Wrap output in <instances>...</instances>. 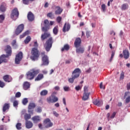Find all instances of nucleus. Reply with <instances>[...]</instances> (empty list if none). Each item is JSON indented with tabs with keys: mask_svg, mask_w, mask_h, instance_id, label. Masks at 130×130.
Here are the masks:
<instances>
[{
	"mask_svg": "<svg viewBox=\"0 0 130 130\" xmlns=\"http://www.w3.org/2000/svg\"><path fill=\"white\" fill-rule=\"evenodd\" d=\"M24 30V25L23 24H21L18 26L15 30V34L16 35H19L20 33H22V31Z\"/></svg>",
	"mask_w": 130,
	"mask_h": 130,
	"instance_id": "11",
	"label": "nucleus"
},
{
	"mask_svg": "<svg viewBox=\"0 0 130 130\" xmlns=\"http://www.w3.org/2000/svg\"><path fill=\"white\" fill-rule=\"evenodd\" d=\"M19 11L18 10V8H14L11 11V14L10 17L13 21H16V19L19 18Z\"/></svg>",
	"mask_w": 130,
	"mask_h": 130,
	"instance_id": "5",
	"label": "nucleus"
},
{
	"mask_svg": "<svg viewBox=\"0 0 130 130\" xmlns=\"http://www.w3.org/2000/svg\"><path fill=\"white\" fill-rule=\"evenodd\" d=\"M128 8V5L127 4H124L122 5L121 9L123 10H126Z\"/></svg>",
	"mask_w": 130,
	"mask_h": 130,
	"instance_id": "38",
	"label": "nucleus"
},
{
	"mask_svg": "<svg viewBox=\"0 0 130 130\" xmlns=\"http://www.w3.org/2000/svg\"><path fill=\"white\" fill-rule=\"evenodd\" d=\"M5 20V16L4 15H0V23H3Z\"/></svg>",
	"mask_w": 130,
	"mask_h": 130,
	"instance_id": "42",
	"label": "nucleus"
},
{
	"mask_svg": "<svg viewBox=\"0 0 130 130\" xmlns=\"http://www.w3.org/2000/svg\"><path fill=\"white\" fill-rule=\"evenodd\" d=\"M61 17L60 16H58L56 18V21L57 22V23H58L59 24V23H60V22H61Z\"/></svg>",
	"mask_w": 130,
	"mask_h": 130,
	"instance_id": "47",
	"label": "nucleus"
},
{
	"mask_svg": "<svg viewBox=\"0 0 130 130\" xmlns=\"http://www.w3.org/2000/svg\"><path fill=\"white\" fill-rule=\"evenodd\" d=\"M25 127L26 128H32L33 127V123L31 121H26Z\"/></svg>",
	"mask_w": 130,
	"mask_h": 130,
	"instance_id": "20",
	"label": "nucleus"
},
{
	"mask_svg": "<svg viewBox=\"0 0 130 130\" xmlns=\"http://www.w3.org/2000/svg\"><path fill=\"white\" fill-rule=\"evenodd\" d=\"M31 120H32L34 123H38L41 120V118L39 116H34L31 118Z\"/></svg>",
	"mask_w": 130,
	"mask_h": 130,
	"instance_id": "15",
	"label": "nucleus"
},
{
	"mask_svg": "<svg viewBox=\"0 0 130 130\" xmlns=\"http://www.w3.org/2000/svg\"><path fill=\"white\" fill-rule=\"evenodd\" d=\"M53 114L56 117H58V116H59V114H58V113H57V112H56V111H53Z\"/></svg>",
	"mask_w": 130,
	"mask_h": 130,
	"instance_id": "53",
	"label": "nucleus"
},
{
	"mask_svg": "<svg viewBox=\"0 0 130 130\" xmlns=\"http://www.w3.org/2000/svg\"><path fill=\"white\" fill-rule=\"evenodd\" d=\"M71 29V24L70 23H65L63 27V29H62V31L64 33H66L67 32V31H70V29Z\"/></svg>",
	"mask_w": 130,
	"mask_h": 130,
	"instance_id": "14",
	"label": "nucleus"
},
{
	"mask_svg": "<svg viewBox=\"0 0 130 130\" xmlns=\"http://www.w3.org/2000/svg\"><path fill=\"white\" fill-rule=\"evenodd\" d=\"M86 34L87 38H89V37H90V33L89 32V31H87L86 32Z\"/></svg>",
	"mask_w": 130,
	"mask_h": 130,
	"instance_id": "60",
	"label": "nucleus"
},
{
	"mask_svg": "<svg viewBox=\"0 0 130 130\" xmlns=\"http://www.w3.org/2000/svg\"><path fill=\"white\" fill-rule=\"evenodd\" d=\"M23 59V53L22 52H19L16 55L15 59V64H20V62Z\"/></svg>",
	"mask_w": 130,
	"mask_h": 130,
	"instance_id": "7",
	"label": "nucleus"
},
{
	"mask_svg": "<svg viewBox=\"0 0 130 130\" xmlns=\"http://www.w3.org/2000/svg\"><path fill=\"white\" fill-rule=\"evenodd\" d=\"M48 37H50V34L45 32L44 34L42 35L41 39L42 41H44V40H45V39L48 38Z\"/></svg>",
	"mask_w": 130,
	"mask_h": 130,
	"instance_id": "18",
	"label": "nucleus"
},
{
	"mask_svg": "<svg viewBox=\"0 0 130 130\" xmlns=\"http://www.w3.org/2000/svg\"><path fill=\"white\" fill-rule=\"evenodd\" d=\"M16 43H17V41H16V40H14L13 41L12 45L14 46L16 44Z\"/></svg>",
	"mask_w": 130,
	"mask_h": 130,
	"instance_id": "62",
	"label": "nucleus"
},
{
	"mask_svg": "<svg viewBox=\"0 0 130 130\" xmlns=\"http://www.w3.org/2000/svg\"><path fill=\"white\" fill-rule=\"evenodd\" d=\"M81 43H82V40H81V39L79 38H76L74 42V45L76 48H78V47H80V46H81Z\"/></svg>",
	"mask_w": 130,
	"mask_h": 130,
	"instance_id": "13",
	"label": "nucleus"
},
{
	"mask_svg": "<svg viewBox=\"0 0 130 130\" xmlns=\"http://www.w3.org/2000/svg\"><path fill=\"white\" fill-rule=\"evenodd\" d=\"M27 103H28V99L24 98L22 100V104L23 105H27Z\"/></svg>",
	"mask_w": 130,
	"mask_h": 130,
	"instance_id": "40",
	"label": "nucleus"
},
{
	"mask_svg": "<svg viewBox=\"0 0 130 130\" xmlns=\"http://www.w3.org/2000/svg\"><path fill=\"white\" fill-rule=\"evenodd\" d=\"M82 89V87L80 85L77 86L75 87V89L76 91H80Z\"/></svg>",
	"mask_w": 130,
	"mask_h": 130,
	"instance_id": "52",
	"label": "nucleus"
},
{
	"mask_svg": "<svg viewBox=\"0 0 130 130\" xmlns=\"http://www.w3.org/2000/svg\"><path fill=\"white\" fill-rule=\"evenodd\" d=\"M30 83L28 81L24 82L23 85L24 90H28L30 88Z\"/></svg>",
	"mask_w": 130,
	"mask_h": 130,
	"instance_id": "22",
	"label": "nucleus"
},
{
	"mask_svg": "<svg viewBox=\"0 0 130 130\" xmlns=\"http://www.w3.org/2000/svg\"><path fill=\"white\" fill-rule=\"evenodd\" d=\"M63 89L66 92H68V91H70V87L69 86H64Z\"/></svg>",
	"mask_w": 130,
	"mask_h": 130,
	"instance_id": "51",
	"label": "nucleus"
},
{
	"mask_svg": "<svg viewBox=\"0 0 130 130\" xmlns=\"http://www.w3.org/2000/svg\"><path fill=\"white\" fill-rule=\"evenodd\" d=\"M20 97H21V92H17L15 94V98H20Z\"/></svg>",
	"mask_w": 130,
	"mask_h": 130,
	"instance_id": "48",
	"label": "nucleus"
},
{
	"mask_svg": "<svg viewBox=\"0 0 130 130\" xmlns=\"http://www.w3.org/2000/svg\"><path fill=\"white\" fill-rule=\"evenodd\" d=\"M114 54H115V52L112 51L111 58L110 59V62H111L112 61V59H113V57L114 56Z\"/></svg>",
	"mask_w": 130,
	"mask_h": 130,
	"instance_id": "43",
	"label": "nucleus"
},
{
	"mask_svg": "<svg viewBox=\"0 0 130 130\" xmlns=\"http://www.w3.org/2000/svg\"><path fill=\"white\" fill-rule=\"evenodd\" d=\"M29 41H31V37L27 36L24 40V43L25 44H28Z\"/></svg>",
	"mask_w": 130,
	"mask_h": 130,
	"instance_id": "34",
	"label": "nucleus"
},
{
	"mask_svg": "<svg viewBox=\"0 0 130 130\" xmlns=\"http://www.w3.org/2000/svg\"><path fill=\"white\" fill-rule=\"evenodd\" d=\"M6 10H7V5L6 3H3L0 6V11L1 12H6Z\"/></svg>",
	"mask_w": 130,
	"mask_h": 130,
	"instance_id": "23",
	"label": "nucleus"
},
{
	"mask_svg": "<svg viewBox=\"0 0 130 130\" xmlns=\"http://www.w3.org/2000/svg\"><path fill=\"white\" fill-rule=\"evenodd\" d=\"M47 102L48 103H53L52 94L47 98Z\"/></svg>",
	"mask_w": 130,
	"mask_h": 130,
	"instance_id": "30",
	"label": "nucleus"
},
{
	"mask_svg": "<svg viewBox=\"0 0 130 130\" xmlns=\"http://www.w3.org/2000/svg\"><path fill=\"white\" fill-rule=\"evenodd\" d=\"M36 107V104L34 103H30L28 106V112L30 114H33V110Z\"/></svg>",
	"mask_w": 130,
	"mask_h": 130,
	"instance_id": "10",
	"label": "nucleus"
},
{
	"mask_svg": "<svg viewBox=\"0 0 130 130\" xmlns=\"http://www.w3.org/2000/svg\"><path fill=\"white\" fill-rule=\"evenodd\" d=\"M44 78V76L42 74H39L37 77L35 78V81H41V80H42Z\"/></svg>",
	"mask_w": 130,
	"mask_h": 130,
	"instance_id": "26",
	"label": "nucleus"
},
{
	"mask_svg": "<svg viewBox=\"0 0 130 130\" xmlns=\"http://www.w3.org/2000/svg\"><path fill=\"white\" fill-rule=\"evenodd\" d=\"M31 118V115L30 114H25L24 115V119L26 121H28V119Z\"/></svg>",
	"mask_w": 130,
	"mask_h": 130,
	"instance_id": "33",
	"label": "nucleus"
},
{
	"mask_svg": "<svg viewBox=\"0 0 130 130\" xmlns=\"http://www.w3.org/2000/svg\"><path fill=\"white\" fill-rule=\"evenodd\" d=\"M126 89H127V90H128V91L129 90H130V82H129V83H128L127 84V85H126Z\"/></svg>",
	"mask_w": 130,
	"mask_h": 130,
	"instance_id": "57",
	"label": "nucleus"
},
{
	"mask_svg": "<svg viewBox=\"0 0 130 130\" xmlns=\"http://www.w3.org/2000/svg\"><path fill=\"white\" fill-rule=\"evenodd\" d=\"M48 94V91L47 90H43L40 92L41 96H46Z\"/></svg>",
	"mask_w": 130,
	"mask_h": 130,
	"instance_id": "29",
	"label": "nucleus"
},
{
	"mask_svg": "<svg viewBox=\"0 0 130 130\" xmlns=\"http://www.w3.org/2000/svg\"><path fill=\"white\" fill-rule=\"evenodd\" d=\"M42 109L41 108V107H38L37 110V112H38V113H40L41 112H42Z\"/></svg>",
	"mask_w": 130,
	"mask_h": 130,
	"instance_id": "50",
	"label": "nucleus"
},
{
	"mask_svg": "<svg viewBox=\"0 0 130 130\" xmlns=\"http://www.w3.org/2000/svg\"><path fill=\"white\" fill-rule=\"evenodd\" d=\"M70 50V45L68 44H66L64 45L63 47L61 48V51L62 52L64 51V50H66V51H68V50Z\"/></svg>",
	"mask_w": 130,
	"mask_h": 130,
	"instance_id": "28",
	"label": "nucleus"
},
{
	"mask_svg": "<svg viewBox=\"0 0 130 130\" xmlns=\"http://www.w3.org/2000/svg\"><path fill=\"white\" fill-rule=\"evenodd\" d=\"M75 79H76V78L73 77V76H72V78H69L68 79V81H69V83L73 84V83H74V81H75Z\"/></svg>",
	"mask_w": 130,
	"mask_h": 130,
	"instance_id": "39",
	"label": "nucleus"
},
{
	"mask_svg": "<svg viewBox=\"0 0 130 130\" xmlns=\"http://www.w3.org/2000/svg\"><path fill=\"white\" fill-rule=\"evenodd\" d=\"M44 26L42 27V30L43 32H47L50 29V26H49V21L48 19H46L44 21Z\"/></svg>",
	"mask_w": 130,
	"mask_h": 130,
	"instance_id": "6",
	"label": "nucleus"
},
{
	"mask_svg": "<svg viewBox=\"0 0 130 130\" xmlns=\"http://www.w3.org/2000/svg\"><path fill=\"white\" fill-rule=\"evenodd\" d=\"M38 126L40 129H42L43 128V125L41 123L38 124Z\"/></svg>",
	"mask_w": 130,
	"mask_h": 130,
	"instance_id": "58",
	"label": "nucleus"
},
{
	"mask_svg": "<svg viewBox=\"0 0 130 130\" xmlns=\"http://www.w3.org/2000/svg\"><path fill=\"white\" fill-rule=\"evenodd\" d=\"M30 58L32 61H36L39 59V57L42 58V66H48L49 64V58L48 56L45 54V52H42L40 54V52L37 48H32L30 52Z\"/></svg>",
	"mask_w": 130,
	"mask_h": 130,
	"instance_id": "1",
	"label": "nucleus"
},
{
	"mask_svg": "<svg viewBox=\"0 0 130 130\" xmlns=\"http://www.w3.org/2000/svg\"><path fill=\"white\" fill-rule=\"evenodd\" d=\"M128 95H130V92L127 91L124 93V97H126V96H128Z\"/></svg>",
	"mask_w": 130,
	"mask_h": 130,
	"instance_id": "59",
	"label": "nucleus"
},
{
	"mask_svg": "<svg viewBox=\"0 0 130 130\" xmlns=\"http://www.w3.org/2000/svg\"><path fill=\"white\" fill-rule=\"evenodd\" d=\"M123 55L124 56V58L125 59H127L129 57V52L127 50H124L123 51Z\"/></svg>",
	"mask_w": 130,
	"mask_h": 130,
	"instance_id": "21",
	"label": "nucleus"
},
{
	"mask_svg": "<svg viewBox=\"0 0 130 130\" xmlns=\"http://www.w3.org/2000/svg\"><path fill=\"white\" fill-rule=\"evenodd\" d=\"M5 51H6V55H2L0 57V64L3 62H8V60L6 58L12 55V47L10 45H7L5 47Z\"/></svg>",
	"mask_w": 130,
	"mask_h": 130,
	"instance_id": "2",
	"label": "nucleus"
},
{
	"mask_svg": "<svg viewBox=\"0 0 130 130\" xmlns=\"http://www.w3.org/2000/svg\"><path fill=\"white\" fill-rule=\"evenodd\" d=\"M27 19L30 22H33V20L35 19L34 14L31 12H28L27 14Z\"/></svg>",
	"mask_w": 130,
	"mask_h": 130,
	"instance_id": "17",
	"label": "nucleus"
},
{
	"mask_svg": "<svg viewBox=\"0 0 130 130\" xmlns=\"http://www.w3.org/2000/svg\"><path fill=\"white\" fill-rule=\"evenodd\" d=\"M39 73H40V70L39 69H31L26 73V79L27 80H33L36 76H37Z\"/></svg>",
	"mask_w": 130,
	"mask_h": 130,
	"instance_id": "3",
	"label": "nucleus"
},
{
	"mask_svg": "<svg viewBox=\"0 0 130 130\" xmlns=\"http://www.w3.org/2000/svg\"><path fill=\"white\" fill-rule=\"evenodd\" d=\"M15 100H16V96H12L10 99V101L11 102H13V101H16Z\"/></svg>",
	"mask_w": 130,
	"mask_h": 130,
	"instance_id": "56",
	"label": "nucleus"
},
{
	"mask_svg": "<svg viewBox=\"0 0 130 130\" xmlns=\"http://www.w3.org/2000/svg\"><path fill=\"white\" fill-rule=\"evenodd\" d=\"M10 109V104H5L3 108V112H6V111H7V110H9V109Z\"/></svg>",
	"mask_w": 130,
	"mask_h": 130,
	"instance_id": "24",
	"label": "nucleus"
},
{
	"mask_svg": "<svg viewBox=\"0 0 130 130\" xmlns=\"http://www.w3.org/2000/svg\"><path fill=\"white\" fill-rule=\"evenodd\" d=\"M47 17L50 18V19H53V14L52 12L48 13L47 15Z\"/></svg>",
	"mask_w": 130,
	"mask_h": 130,
	"instance_id": "41",
	"label": "nucleus"
},
{
	"mask_svg": "<svg viewBox=\"0 0 130 130\" xmlns=\"http://www.w3.org/2000/svg\"><path fill=\"white\" fill-rule=\"evenodd\" d=\"M35 0H22V3L24 5H28L29 2H34Z\"/></svg>",
	"mask_w": 130,
	"mask_h": 130,
	"instance_id": "37",
	"label": "nucleus"
},
{
	"mask_svg": "<svg viewBox=\"0 0 130 130\" xmlns=\"http://www.w3.org/2000/svg\"><path fill=\"white\" fill-rule=\"evenodd\" d=\"M55 8L57 9V10L55 11V15H60L63 11V9L61 8L59 6H56Z\"/></svg>",
	"mask_w": 130,
	"mask_h": 130,
	"instance_id": "16",
	"label": "nucleus"
},
{
	"mask_svg": "<svg viewBox=\"0 0 130 130\" xmlns=\"http://www.w3.org/2000/svg\"><path fill=\"white\" fill-rule=\"evenodd\" d=\"M53 32L55 35H57V33H58V26H55L53 29Z\"/></svg>",
	"mask_w": 130,
	"mask_h": 130,
	"instance_id": "32",
	"label": "nucleus"
},
{
	"mask_svg": "<svg viewBox=\"0 0 130 130\" xmlns=\"http://www.w3.org/2000/svg\"><path fill=\"white\" fill-rule=\"evenodd\" d=\"M55 90H56V91H58V90H59V86H55L54 87Z\"/></svg>",
	"mask_w": 130,
	"mask_h": 130,
	"instance_id": "64",
	"label": "nucleus"
},
{
	"mask_svg": "<svg viewBox=\"0 0 130 130\" xmlns=\"http://www.w3.org/2000/svg\"><path fill=\"white\" fill-rule=\"evenodd\" d=\"M29 30H27L24 32L22 35L20 36V38L22 39V38H24L25 36H27V35H29Z\"/></svg>",
	"mask_w": 130,
	"mask_h": 130,
	"instance_id": "31",
	"label": "nucleus"
},
{
	"mask_svg": "<svg viewBox=\"0 0 130 130\" xmlns=\"http://www.w3.org/2000/svg\"><path fill=\"white\" fill-rule=\"evenodd\" d=\"M52 98H53V103H55V102H57L58 101V98L56 96L52 94Z\"/></svg>",
	"mask_w": 130,
	"mask_h": 130,
	"instance_id": "35",
	"label": "nucleus"
},
{
	"mask_svg": "<svg viewBox=\"0 0 130 130\" xmlns=\"http://www.w3.org/2000/svg\"><path fill=\"white\" fill-rule=\"evenodd\" d=\"M63 103L66 106L67 105V102H66V99L64 98H63Z\"/></svg>",
	"mask_w": 130,
	"mask_h": 130,
	"instance_id": "61",
	"label": "nucleus"
},
{
	"mask_svg": "<svg viewBox=\"0 0 130 130\" xmlns=\"http://www.w3.org/2000/svg\"><path fill=\"white\" fill-rule=\"evenodd\" d=\"M49 5V4H48V3L46 2L44 5V7L45 8H48V6Z\"/></svg>",
	"mask_w": 130,
	"mask_h": 130,
	"instance_id": "63",
	"label": "nucleus"
},
{
	"mask_svg": "<svg viewBox=\"0 0 130 130\" xmlns=\"http://www.w3.org/2000/svg\"><path fill=\"white\" fill-rule=\"evenodd\" d=\"M18 105H19V102L18 101H14L13 102L14 107H18Z\"/></svg>",
	"mask_w": 130,
	"mask_h": 130,
	"instance_id": "44",
	"label": "nucleus"
},
{
	"mask_svg": "<svg viewBox=\"0 0 130 130\" xmlns=\"http://www.w3.org/2000/svg\"><path fill=\"white\" fill-rule=\"evenodd\" d=\"M43 122L46 128H49V127H51L53 125V123L51 122L49 118H46Z\"/></svg>",
	"mask_w": 130,
	"mask_h": 130,
	"instance_id": "9",
	"label": "nucleus"
},
{
	"mask_svg": "<svg viewBox=\"0 0 130 130\" xmlns=\"http://www.w3.org/2000/svg\"><path fill=\"white\" fill-rule=\"evenodd\" d=\"M16 127L17 129H18V130L22 129V123H17L16 125Z\"/></svg>",
	"mask_w": 130,
	"mask_h": 130,
	"instance_id": "36",
	"label": "nucleus"
},
{
	"mask_svg": "<svg viewBox=\"0 0 130 130\" xmlns=\"http://www.w3.org/2000/svg\"><path fill=\"white\" fill-rule=\"evenodd\" d=\"M115 115H116V112H114L111 115V116H110V118H111L112 119H113V118L115 117Z\"/></svg>",
	"mask_w": 130,
	"mask_h": 130,
	"instance_id": "49",
	"label": "nucleus"
},
{
	"mask_svg": "<svg viewBox=\"0 0 130 130\" xmlns=\"http://www.w3.org/2000/svg\"><path fill=\"white\" fill-rule=\"evenodd\" d=\"M6 86V84H5V82L2 81L0 80V87L1 88H4Z\"/></svg>",
	"mask_w": 130,
	"mask_h": 130,
	"instance_id": "46",
	"label": "nucleus"
},
{
	"mask_svg": "<svg viewBox=\"0 0 130 130\" xmlns=\"http://www.w3.org/2000/svg\"><path fill=\"white\" fill-rule=\"evenodd\" d=\"M81 73L82 71H81V69L79 68H76L72 72V76L74 77L75 79H78V78L80 77V75H81Z\"/></svg>",
	"mask_w": 130,
	"mask_h": 130,
	"instance_id": "8",
	"label": "nucleus"
},
{
	"mask_svg": "<svg viewBox=\"0 0 130 130\" xmlns=\"http://www.w3.org/2000/svg\"><path fill=\"white\" fill-rule=\"evenodd\" d=\"M123 79H124V72L122 71L120 74V80H123Z\"/></svg>",
	"mask_w": 130,
	"mask_h": 130,
	"instance_id": "45",
	"label": "nucleus"
},
{
	"mask_svg": "<svg viewBox=\"0 0 130 130\" xmlns=\"http://www.w3.org/2000/svg\"><path fill=\"white\" fill-rule=\"evenodd\" d=\"M88 87L87 86H84V93H88Z\"/></svg>",
	"mask_w": 130,
	"mask_h": 130,
	"instance_id": "55",
	"label": "nucleus"
},
{
	"mask_svg": "<svg viewBox=\"0 0 130 130\" xmlns=\"http://www.w3.org/2000/svg\"><path fill=\"white\" fill-rule=\"evenodd\" d=\"M90 95V93H84L83 96L82 97V100L86 101L89 99V96Z\"/></svg>",
	"mask_w": 130,
	"mask_h": 130,
	"instance_id": "27",
	"label": "nucleus"
},
{
	"mask_svg": "<svg viewBox=\"0 0 130 130\" xmlns=\"http://www.w3.org/2000/svg\"><path fill=\"white\" fill-rule=\"evenodd\" d=\"M3 80L5 81V82L10 83L13 81V78L10 75H6L3 77Z\"/></svg>",
	"mask_w": 130,
	"mask_h": 130,
	"instance_id": "12",
	"label": "nucleus"
},
{
	"mask_svg": "<svg viewBox=\"0 0 130 130\" xmlns=\"http://www.w3.org/2000/svg\"><path fill=\"white\" fill-rule=\"evenodd\" d=\"M53 43V40H52V37L49 38V39L46 42L44 46L46 51L48 52V51H49L50 49H51Z\"/></svg>",
	"mask_w": 130,
	"mask_h": 130,
	"instance_id": "4",
	"label": "nucleus"
},
{
	"mask_svg": "<svg viewBox=\"0 0 130 130\" xmlns=\"http://www.w3.org/2000/svg\"><path fill=\"white\" fill-rule=\"evenodd\" d=\"M85 52V48L83 47H78L76 48V53L83 54Z\"/></svg>",
	"mask_w": 130,
	"mask_h": 130,
	"instance_id": "19",
	"label": "nucleus"
},
{
	"mask_svg": "<svg viewBox=\"0 0 130 130\" xmlns=\"http://www.w3.org/2000/svg\"><path fill=\"white\" fill-rule=\"evenodd\" d=\"M93 104H94V105H96V106H101V105L103 104V103L101 101H99L98 100H95L93 101Z\"/></svg>",
	"mask_w": 130,
	"mask_h": 130,
	"instance_id": "25",
	"label": "nucleus"
},
{
	"mask_svg": "<svg viewBox=\"0 0 130 130\" xmlns=\"http://www.w3.org/2000/svg\"><path fill=\"white\" fill-rule=\"evenodd\" d=\"M106 8V6L105 5V4H103L102 5V9L103 12L105 11Z\"/></svg>",
	"mask_w": 130,
	"mask_h": 130,
	"instance_id": "54",
	"label": "nucleus"
}]
</instances>
